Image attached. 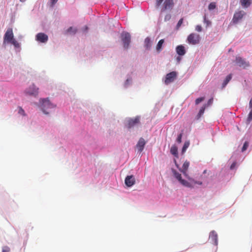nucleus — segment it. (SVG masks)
Instances as JSON below:
<instances>
[{"instance_id":"f257e3e1","label":"nucleus","mask_w":252,"mask_h":252,"mask_svg":"<svg viewBox=\"0 0 252 252\" xmlns=\"http://www.w3.org/2000/svg\"><path fill=\"white\" fill-rule=\"evenodd\" d=\"M174 162L176 167L182 172L184 176L188 179L189 181L184 180L182 178L181 174L178 172L175 169L172 168L171 171L174 177L178 181V182L183 186L193 188L195 185H201L202 182L200 181H195L193 179L189 177L187 173V170L189 165V162L186 160L184 163L182 167L180 168L179 165L177 163V160L175 158L174 159Z\"/></svg>"},{"instance_id":"f03ea898","label":"nucleus","mask_w":252,"mask_h":252,"mask_svg":"<svg viewBox=\"0 0 252 252\" xmlns=\"http://www.w3.org/2000/svg\"><path fill=\"white\" fill-rule=\"evenodd\" d=\"M40 103H41L40 107L45 114H48L49 109L55 107V105L51 103L48 98L42 99Z\"/></svg>"},{"instance_id":"7ed1b4c3","label":"nucleus","mask_w":252,"mask_h":252,"mask_svg":"<svg viewBox=\"0 0 252 252\" xmlns=\"http://www.w3.org/2000/svg\"><path fill=\"white\" fill-rule=\"evenodd\" d=\"M121 39L123 43L124 48L127 49L129 47L131 40V36L128 32H123L121 34Z\"/></svg>"},{"instance_id":"20e7f679","label":"nucleus","mask_w":252,"mask_h":252,"mask_svg":"<svg viewBox=\"0 0 252 252\" xmlns=\"http://www.w3.org/2000/svg\"><path fill=\"white\" fill-rule=\"evenodd\" d=\"M235 63L237 65L244 69L250 66L249 62L246 61L245 59L239 56H237L236 57Z\"/></svg>"},{"instance_id":"39448f33","label":"nucleus","mask_w":252,"mask_h":252,"mask_svg":"<svg viewBox=\"0 0 252 252\" xmlns=\"http://www.w3.org/2000/svg\"><path fill=\"white\" fill-rule=\"evenodd\" d=\"M187 41L189 44L192 45L197 44L199 42L200 36L199 34L196 33H190L187 38Z\"/></svg>"},{"instance_id":"423d86ee","label":"nucleus","mask_w":252,"mask_h":252,"mask_svg":"<svg viewBox=\"0 0 252 252\" xmlns=\"http://www.w3.org/2000/svg\"><path fill=\"white\" fill-rule=\"evenodd\" d=\"M14 39V34L11 28H8L6 31L4 37L3 43L6 42L9 43Z\"/></svg>"},{"instance_id":"0eeeda50","label":"nucleus","mask_w":252,"mask_h":252,"mask_svg":"<svg viewBox=\"0 0 252 252\" xmlns=\"http://www.w3.org/2000/svg\"><path fill=\"white\" fill-rule=\"evenodd\" d=\"M38 93V88H36L34 85H32L25 91L27 94L36 96Z\"/></svg>"},{"instance_id":"6e6552de","label":"nucleus","mask_w":252,"mask_h":252,"mask_svg":"<svg viewBox=\"0 0 252 252\" xmlns=\"http://www.w3.org/2000/svg\"><path fill=\"white\" fill-rule=\"evenodd\" d=\"M246 13L243 11H239L236 12L233 16L232 21L234 23H237L239 20H241Z\"/></svg>"},{"instance_id":"1a4fd4ad","label":"nucleus","mask_w":252,"mask_h":252,"mask_svg":"<svg viewBox=\"0 0 252 252\" xmlns=\"http://www.w3.org/2000/svg\"><path fill=\"white\" fill-rule=\"evenodd\" d=\"M177 76V73L175 71H172L166 75L165 83L168 84L174 81Z\"/></svg>"},{"instance_id":"9d476101","label":"nucleus","mask_w":252,"mask_h":252,"mask_svg":"<svg viewBox=\"0 0 252 252\" xmlns=\"http://www.w3.org/2000/svg\"><path fill=\"white\" fill-rule=\"evenodd\" d=\"M140 123V117L137 116L128 121L127 126L128 128L133 127Z\"/></svg>"},{"instance_id":"9b49d317","label":"nucleus","mask_w":252,"mask_h":252,"mask_svg":"<svg viewBox=\"0 0 252 252\" xmlns=\"http://www.w3.org/2000/svg\"><path fill=\"white\" fill-rule=\"evenodd\" d=\"M36 40L41 43H45L48 40V37L46 34L40 32L36 35Z\"/></svg>"},{"instance_id":"f8f14e48","label":"nucleus","mask_w":252,"mask_h":252,"mask_svg":"<svg viewBox=\"0 0 252 252\" xmlns=\"http://www.w3.org/2000/svg\"><path fill=\"white\" fill-rule=\"evenodd\" d=\"M125 182L127 187H130L135 184V178L133 175L127 176L125 179Z\"/></svg>"},{"instance_id":"ddd939ff","label":"nucleus","mask_w":252,"mask_h":252,"mask_svg":"<svg viewBox=\"0 0 252 252\" xmlns=\"http://www.w3.org/2000/svg\"><path fill=\"white\" fill-rule=\"evenodd\" d=\"M145 144V140L143 138H140L136 146L139 152L141 153L143 151Z\"/></svg>"},{"instance_id":"4468645a","label":"nucleus","mask_w":252,"mask_h":252,"mask_svg":"<svg viewBox=\"0 0 252 252\" xmlns=\"http://www.w3.org/2000/svg\"><path fill=\"white\" fill-rule=\"evenodd\" d=\"M209 239L215 245H218V235L215 231L210 232Z\"/></svg>"},{"instance_id":"2eb2a0df","label":"nucleus","mask_w":252,"mask_h":252,"mask_svg":"<svg viewBox=\"0 0 252 252\" xmlns=\"http://www.w3.org/2000/svg\"><path fill=\"white\" fill-rule=\"evenodd\" d=\"M176 50L177 53L180 56H183L186 54L185 47L183 45L177 46Z\"/></svg>"},{"instance_id":"dca6fc26","label":"nucleus","mask_w":252,"mask_h":252,"mask_svg":"<svg viewBox=\"0 0 252 252\" xmlns=\"http://www.w3.org/2000/svg\"><path fill=\"white\" fill-rule=\"evenodd\" d=\"M173 0H165L164 2V9H170L173 6Z\"/></svg>"},{"instance_id":"f3484780","label":"nucleus","mask_w":252,"mask_h":252,"mask_svg":"<svg viewBox=\"0 0 252 252\" xmlns=\"http://www.w3.org/2000/svg\"><path fill=\"white\" fill-rule=\"evenodd\" d=\"M240 3L244 8H248L252 3V0H240Z\"/></svg>"},{"instance_id":"a211bd4d","label":"nucleus","mask_w":252,"mask_h":252,"mask_svg":"<svg viewBox=\"0 0 252 252\" xmlns=\"http://www.w3.org/2000/svg\"><path fill=\"white\" fill-rule=\"evenodd\" d=\"M170 153L176 158H178V148L176 146L173 145L171 147Z\"/></svg>"},{"instance_id":"6ab92c4d","label":"nucleus","mask_w":252,"mask_h":252,"mask_svg":"<svg viewBox=\"0 0 252 252\" xmlns=\"http://www.w3.org/2000/svg\"><path fill=\"white\" fill-rule=\"evenodd\" d=\"M231 78H232V75L231 74L227 75L223 82L222 87H224L228 84V83L230 81V80L231 79Z\"/></svg>"},{"instance_id":"aec40b11","label":"nucleus","mask_w":252,"mask_h":252,"mask_svg":"<svg viewBox=\"0 0 252 252\" xmlns=\"http://www.w3.org/2000/svg\"><path fill=\"white\" fill-rule=\"evenodd\" d=\"M152 42L151 41L149 37H147L145 39V47L148 49L150 48V47L151 46Z\"/></svg>"},{"instance_id":"412c9836","label":"nucleus","mask_w":252,"mask_h":252,"mask_svg":"<svg viewBox=\"0 0 252 252\" xmlns=\"http://www.w3.org/2000/svg\"><path fill=\"white\" fill-rule=\"evenodd\" d=\"M189 144L190 143L189 141H186L185 142L182 150V153H184L186 151L187 149L189 147Z\"/></svg>"},{"instance_id":"4be33fe9","label":"nucleus","mask_w":252,"mask_h":252,"mask_svg":"<svg viewBox=\"0 0 252 252\" xmlns=\"http://www.w3.org/2000/svg\"><path fill=\"white\" fill-rule=\"evenodd\" d=\"M76 29L71 27L67 29V32L74 34L76 32Z\"/></svg>"},{"instance_id":"5701e85b","label":"nucleus","mask_w":252,"mask_h":252,"mask_svg":"<svg viewBox=\"0 0 252 252\" xmlns=\"http://www.w3.org/2000/svg\"><path fill=\"white\" fill-rule=\"evenodd\" d=\"M216 7V4L215 2H211L208 6V9L210 10H213V9H215Z\"/></svg>"},{"instance_id":"b1692460","label":"nucleus","mask_w":252,"mask_h":252,"mask_svg":"<svg viewBox=\"0 0 252 252\" xmlns=\"http://www.w3.org/2000/svg\"><path fill=\"white\" fill-rule=\"evenodd\" d=\"M10 43H12L16 48L20 47L19 43L14 38Z\"/></svg>"},{"instance_id":"393cba45","label":"nucleus","mask_w":252,"mask_h":252,"mask_svg":"<svg viewBox=\"0 0 252 252\" xmlns=\"http://www.w3.org/2000/svg\"><path fill=\"white\" fill-rule=\"evenodd\" d=\"M205 108H206V105H204L201 108V109H200L199 112L198 114V115L199 117H200L202 115H203V114L204 112Z\"/></svg>"},{"instance_id":"a878e982","label":"nucleus","mask_w":252,"mask_h":252,"mask_svg":"<svg viewBox=\"0 0 252 252\" xmlns=\"http://www.w3.org/2000/svg\"><path fill=\"white\" fill-rule=\"evenodd\" d=\"M248 146H249V143H248V142L246 141V142L244 143V145H243V147H242V152H244L245 151H246V150L247 149V148H248Z\"/></svg>"},{"instance_id":"bb28decb","label":"nucleus","mask_w":252,"mask_h":252,"mask_svg":"<svg viewBox=\"0 0 252 252\" xmlns=\"http://www.w3.org/2000/svg\"><path fill=\"white\" fill-rule=\"evenodd\" d=\"M164 39H160L159 41H158V52L159 51H160L162 45L164 43Z\"/></svg>"},{"instance_id":"cd10ccee","label":"nucleus","mask_w":252,"mask_h":252,"mask_svg":"<svg viewBox=\"0 0 252 252\" xmlns=\"http://www.w3.org/2000/svg\"><path fill=\"white\" fill-rule=\"evenodd\" d=\"M204 23L206 24V27L209 26L211 24V22L207 19L206 15L204 16Z\"/></svg>"},{"instance_id":"c85d7f7f","label":"nucleus","mask_w":252,"mask_h":252,"mask_svg":"<svg viewBox=\"0 0 252 252\" xmlns=\"http://www.w3.org/2000/svg\"><path fill=\"white\" fill-rule=\"evenodd\" d=\"M252 120V109L250 111V112L249 114L248 118H247V122L249 123Z\"/></svg>"},{"instance_id":"c756f323","label":"nucleus","mask_w":252,"mask_h":252,"mask_svg":"<svg viewBox=\"0 0 252 252\" xmlns=\"http://www.w3.org/2000/svg\"><path fill=\"white\" fill-rule=\"evenodd\" d=\"M204 99V97H201L197 98L195 100V104L197 105Z\"/></svg>"},{"instance_id":"7c9ffc66","label":"nucleus","mask_w":252,"mask_h":252,"mask_svg":"<svg viewBox=\"0 0 252 252\" xmlns=\"http://www.w3.org/2000/svg\"><path fill=\"white\" fill-rule=\"evenodd\" d=\"M183 22V18H181L180 19V20L178 21L177 25V29H179V28L182 25Z\"/></svg>"},{"instance_id":"2f4dec72","label":"nucleus","mask_w":252,"mask_h":252,"mask_svg":"<svg viewBox=\"0 0 252 252\" xmlns=\"http://www.w3.org/2000/svg\"><path fill=\"white\" fill-rule=\"evenodd\" d=\"M10 248L7 246H4L2 248V252H9Z\"/></svg>"},{"instance_id":"473e14b6","label":"nucleus","mask_w":252,"mask_h":252,"mask_svg":"<svg viewBox=\"0 0 252 252\" xmlns=\"http://www.w3.org/2000/svg\"><path fill=\"white\" fill-rule=\"evenodd\" d=\"M182 133H180L178 135L177 138V142L180 143L182 142Z\"/></svg>"},{"instance_id":"72a5a7b5","label":"nucleus","mask_w":252,"mask_h":252,"mask_svg":"<svg viewBox=\"0 0 252 252\" xmlns=\"http://www.w3.org/2000/svg\"><path fill=\"white\" fill-rule=\"evenodd\" d=\"M202 27L200 25H197L195 27V30L198 32H200L202 31Z\"/></svg>"},{"instance_id":"f704fd0d","label":"nucleus","mask_w":252,"mask_h":252,"mask_svg":"<svg viewBox=\"0 0 252 252\" xmlns=\"http://www.w3.org/2000/svg\"><path fill=\"white\" fill-rule=\"evenodd\" d=\"M18 112L21 115H22L23 116L25 115V111L21 107H19Z\"/></svg>"},{"instance_id":"c9c22d12","label":"nucleus","mask_w":252,"mask_h":252,"mask_svg":"<svg viewBox=\"0 0 252 252\" xmlns=\"http://www.w3.org/2000/svg\"><path fill=\"white\" fill-rule=\"evenodd\" d=\"M58 0H50L51 6H53L58 1Z\"/></svg>"},{"instance_id":"e433bc0d","label":"nucleus","mask_w":252,"mask_h":252,"mask_svg":"<svg viewBox=\"0 0 252 252\" xmlns=\"http://www.w3.org/2000/svg\"><path fill=\"white\" fill-rule=\"evenodd\" d=\"M213 98H211L209 99L207 102V105L209 106V105H211L213 103Z\"/></svg>"},{"instance_id":"4c0bfd02","label":"nucleus","mask_w":252,"mask_h":252,"mask_svg":"<svg viewBox=\"0 0 252 252\" xmlns=\"http://www.w3.org/2000/svg\"><path fill=\"white\" fill-rule=\"evenodd\" d=\"M236 163L235 162H233L230 166V169H232L235 166Z\"/></svg>"},{"instance_id":"58836bf2","label":"nucleus","mask_w":252,"mask_h":252,"mask_svg":"<svg viewBox=\"0 0 252 252\" xmlns=\"http://www.w3.org/2000/svg\"><path fill=\"white\" fill-rule=\"evenodd\" d=\"M249 106L250 108L252 109V98L250 101Z\"/></svg>"},{"instance_id":"ea45409f","label":"nucleus","mask_w":252,"mask_h":252,"mask_svg":"<svg viewBox=\"0 0 252 252\" xmlns=\"http://www.w3.org/2000/svg\"><path fill=\"white\" fill-rule=\"evenodd\" d=\"M171 18V16L170 15H167L165 16V20H169Z\"/></svg>"},{"instance_id":"a19ab883","label":"nucleus","mask_w":252,"mask_h":252,"mask_svg":"<svg viewBox=\"0 0 252 252\" xmlns=\"http://www.w3.org/2000/svg\"><path fill=\"white\" fill-rule=\"evenodd\" d=\"M163 0H158V5L161 3Z\"/></svg>"},{"instance_id":"79ce46f5","label":"nucleus","mask_w":252,"mask_h":252,"mask_svg":"<svg viewBox=\"0 0 252 252\" xmlns=\"http://www.w3.org/2000/svg\"><path fill=\"white\" fill-rule=\"evenodd\" d=\"M177 60L178 61V62H179L181 60V58L179 57H177Z\"/></svg>"},{"instance_id":"37998d69","label":"nucleus","mask_w":252,"mask_h":252,"mask_svg":"<svg viewBox=\"0 0 252 252\" xmlns=\"http://www.w3.org/2000/svg\"><path fill=\"white\" fill-rule=\"evenodd\" d=\"M25 0H20V1H22V2L24 1Z\"/></svg>"}]
</instances>
